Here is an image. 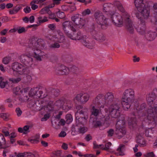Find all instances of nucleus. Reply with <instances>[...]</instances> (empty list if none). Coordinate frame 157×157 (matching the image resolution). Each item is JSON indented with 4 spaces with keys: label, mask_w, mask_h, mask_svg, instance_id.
Masks as SVG:
<instances>
[{
    "label": "nucleus",
    "mask_w": 157,
    "mask_h": 157,
    "mask_svg": "<svg viewBox=\"0 0 157 157\" xmlns=\"http://www.w3.org/2000/svg\"><path fill=\"white\" fill-rule=\"evenodd\" d=\"M55 6L53 3L46 6L44 8H43L41 10H48L50 9H52Z\"/></svg>",
    "instance_id": "603ef678"
},
{
    "label": "nucleus",
    "mask_w": 157,
    "mask_h": 157,
    "mask_svg": "<svg viewBox=\"0 0 157 157\" xmlns=\"http://www.w3.org/2000/svg\"><path fill=\"white\" fill-rule=\"evenodd\" d=\"M145 37L147 40L152 41L154 39V34L152 32H149L145 34Z\"/></svg>",
    "instance_id": "2f4dec72"
},
{
    "label": "nucleus",
    "mask_w": 157,
    "mask_h": 157,
    "mask_svg": "<svg viewBox=\"0 0 157 157\" xmlns=\"http://www.w3.org/2000/svg\"><path fill=\"white\" fill-rule=\"evenodd\" d=\"M24 5H17L14 8V10H31L29 6H26L25 7H24Z\"/></svg>",
    "instance_id": "7c9ffc66"
},
{
    "label": "nucleus",
    "mask_w": 157,
    "mask_h": 157,
    "mask_svg": "<svg viewBox=\"0 0 157 157\" xmlns=\"http://www.w3.org/2000/svg\"><path fill=\"white\" fill-rule=\"evenodd\" d=\"M126 29L127 31L130 33L133 34L134 32V26L132 22L125 24Z\"/></svg>",
    "instance_id": "a878e982"
},
{
    "label": "nucleus",
    "mask_w": 157,
    "mask_h": 157,
    "mask_svg": "<svg viewBox=\"0 0 157 157\" xmlns=\"http://www.w3.org/2000/svg\"><path fill=\"white\" fill-rule=\"evenodd\" d=\"M39 136L37 137L36 139H31L30 140V141L32 143H37L39 142Z\"/></svg>",
    "instance_id": "338daca9"
},
{
    "label": "nucleus",
    "mask_w": 157,
    "mask_h": 157,
    "mask_svg": "<svg viewBox=\"0 0 157 157\" xmlns=\"http://www.w3.org/2000/svg\"><path fill=\"white\" fill-rule=\"evenodd\" d=\"M20 61L26 66L31 65L33 62V58L26 55H21L20 57Z\"/></svg>",
    "instance_id": "2eb2a0df"
},
{
    "label": "nucleus",
    "mask_w": 157,
    "mask_h": 157,
    "mask_svg": "<svg viewBox=\"0 0 157 157\" xmlns=\"http://www.w3.org/2000/svg\"><path fill=\"white\" fill-rule=\"evenodd\" d=\"M0 142L3 144L5 145L6 144V141L4 136L2 134L0 133Z\"/></svg>",
    "instance_id": "3c124183"
},
{
    "label": "nucleus",
    "mask_w": 157,
    "mask_h": 157,
    "mask_svg": "<svg viewBox=\"0 0 157 157\" xmlns=\"http://www.w3.org/2000/svg\"><path fill=\"white\" fill-rule=\"evenodd\" d=\"M63 101L62 100H59L57 101L55 103V105L56 106L58 107H60L63 106Z\"/></svg>",
    "instance_id": "a19ab883"
},
{
    "label": "nucleus",
    "mask_w": 157,
    "mask_h": 157,
    "mask_svg": "<svg viewBox=\"0 0 157 157\" xmlns=\"http://www.w3.org/2000/svg\"><path fill=\"white\" fill-rule=\"evenodd\" d=\"M19 90H20V92L21 93H22L23 92H24L25 93H26V92H28V90H29V89L28 88H24L22 90H20V87H17L16 88V91L17 92V93H15V94H19V93H18V92H19Z\"/></svg>",
    "instance_id": "4c0bfd02"
},
{
    "label": "nucleus",
    "mask_w": 157,
    "mask_h": 157,
    "mask_svg": "<svg viewBox=\"0 0 157 157\" xmlns=\"http://www.w3.org/2000/svg\"><path fill=\"white\" fill-rule=\"evenodd\" d=\"M121 102L118 100L115 101L110 105L109 110L110 116L113 118H117L120 116Z\"/></svg>",
    "instance_id": "f03ea898"
},
{
    "label": "nucleus",
    "mask_w": 157,
    "mask_h": 157,
    "mask_svg": "<svg viewBox=\"0 0 157 157\" xmlns=\"http://www.w3.org/2000/svg\"><path fill=\"white\" fill-rule=\"evenodd\" d=\"M111 145V144L110 142H109L107 143H106L105 145V147H104V146H102L101 147V148L107 151L109 149V147Z\"/></svg>",
    "instance_id": "49530a36"
},
{
    "label": "nucleus",
    "mask_w": 157,
    "mask_h": 157,
    "mask_svg": "<svg viewBox=\"0 0 157 157\" xmlns=\"http://www.w3.org/2000/svg\"><path fill=\"white\" fill-rule=\"evenodd\" d=\"M125 147V146L124 145L121 144L120 145L119 147L117 149V151L119 152V155L122 156L124 155V151Z\"/></svg>",
    "instance_id": "473e14b6"
},
{
    "label": "nucleus",
    "mask_w": 157,
    "mask_h": 157,
    "mask_svg": "<svg viewBox=\"0 0 157 157\" xmlns=\"http://www.w3.org/2000/svg\"><path fill=\"white\" fill-rule=\"evenodd\" d=\"M10 59L11 58L10 57H6L3 59L2 62L4 64H7L9 63Z\"/></svg>",
    "instance_id": "37998d69"
},
{
    "label": "nucleus",
    "mask_w": 157,
    "mask_h": 157,
    "mask_svg": "<svg viewBox=\"0 0 157 157\" xmlns=\"http://www.w3.org/2000/svg\"><path fill=\"white\" fill-rule=\"evenodd\" d=\"M67 36L72 40H80L81 41L82 36H83L82 35L80 32H78L76 34L73 33V35L71 34V33L68 34V35Z\"/></svg>",
    "instance_id": "412c9836"
},
{
    "label": "nucleus",
    "mask_w": 157,
    "mask_h": 157,
    "mask_svg": "<svg viewBox=\"0 0 157 157\" xmlns=\"http://www.w3.org/2000/svg\"><path fill=\"white\" fill-rule=\"evenodd\" d=\"M59 90L58 89H52L51 92L52 96L53 97H56L58 96L59 94Z\"/></svg>",
    "instance_id": "f704fd0d"
},
{
    "label": "nucleus",
    "mask_w": 157,
    "mask_h": 157,
    "mask_svg": "<svg viewBox=\"0 0 157 157\" xmlns=\"http://www.w3.org/2000/svg\"><path fill=\"white\" fill-rule=\"evenodd\" d=\"M43 93V90H40L38 91V88L36 87L31 89L29 94L33 96H36L38 98H43L45 97V95H42Z\"/></svg>",
    "instance_id": "dca6fc26"
},
{
    "label": "nucleus",
    "mask_w": 157,
    "mask_h": 157,
    "mask_svg": "<svg viewBox=\"0 0 157 157\" xmlns=\"http://www.w3.org/2000/svg\"><path fill=\"white\" fill-rule=\"evenodd\" d=\"M147 118L150 121H152V123L155 124V121L154 113H157V107H153L151 106L149 107L147 111Z\"/></svg>",
    "instance_id": "0eeeda50"
},
{
    "label": "nucleus",
    "mask_w": 157,
    "mask_h": 157,
    "mask_svg": "<svg viewBox=\"0 0 157 157\" xmlns=\"http://www.w3.org/2000/svg\"><path fill=\"white\" fill-rule=\"evenodd\" d=\"M81 42L85 46L89 48H92L94 45V42L91 39L86 38V36L83 35Z\"/></svg>",
    "instance_id": "9b49d317"
},
{
    "label": "nucleus",
    "mask_w": 157,
    "mask_h": 157,
    "mask_svg": "<svg viewBox=\"0 0 157 157\" xmlns=\"http://www.w3.org/2000/svg\"><path fill=\"white\" fill-rule=\"evenodd\" d=\"M41 104L40 105V110L44 109L45 111L46 112L50 111L52 110V108L51 107V105H45L43 104L44 101H40Z\"/></svg>",
    "instance_id": "393cba45"
},
{
    "label": "nucleus",
    "mask_w": 157,
    "mask_h": 157,
    "mask_svg": "<svg viewBox=\"0 0 157 157\" xmlns=\"http://www.w3.org/2000/svg\"><path fill=\"white\" fill-rule=\"evenodd\" d=\"M72 105V101L70 100L67 101L65 103V106H67L69 109L71 108Z\"/></svg>",
    "instance_id": "6e6d98bb"
},
{
    "label": "nucleus",
    "mask_w": 157,
    "mask_h": 157,
    "mask_svg": "<svg viewBox=\"0 0 157 157\" xmlns=\"http://www.w3.org/2000/svg\"><path fill=\"white\" fill-rule=\"evenodd\" d=\"M29 125H25L24 126L23 128V129L24 132H26V133L28 132H29Z\"/></svg>",
    "instance_id": "0e129e2a"
},
{
    "label": "nucleus",
    "mask_w": 157,
    "mask_h": 157,
    "mask_svg": "<svg viewBox=\"0 0 157 157\" xmlns=\"http://www.w3.org/2000/svg\"><path fill=\"white\" fill-rule=\"evenodd\" d=\"M12 69L14 71L17 72L20 75H22L26 71L27 68L20 63L15 62L13 64Z\"/></svg>",
    "instance_id": "6e6552de"
},
{
    "label": "nucleus",
    "mask_w": 157,
    "mask_h": 157,
    "mask_svg": "<svg viewBox=\"0 0 157 157\" xmlns=\"http://www.w3.org/2000/svg\"><path fill=\"white\" fill-rule=\"evenodd\" d=\"M87 110V108H84L80 110V109H78L77 111L75 113V118H77V117H79L80 115H84Z\"/></svg>",
    "instance_id": "c756f323"
},
{
    "label": "nucleus",
    "mask_w": 157,
    "mask_h": 157,
    "mask_svg": "<svg viewBox=\"0 0 157 157\" xmlns=\"http://www.w3.org/2000/svg\"><path fill=\"white\" fill-rule=\"evenodd\" d=\"M65 40V37L63 35H60L58 38V42L59 43H63Z\"/></svg>",
    "instance_id": "13d9d810"
},
{
    "label": "nucleus",
    "mask_w": 157,
    "mask_h": 157,
    "mask_svg": "<svg viewBox=\"0 0 157 157\" xmlns=\"http://www.w3.org/2000/svg\"><path fill=\"white\" fill-rule=\"evenodd\" d=\"M71 71L73 73H76L78 71V69L77 67L74 66L71 67Z\"/></svg>",
    "instance_id": "e2e57ef3"
},
{
    "label": "nucleus",
    "mask_w": 157,
    "mask_h": 157,
    "mask_svg": "<svg viewBox=\"0 0 157 157\" xmlns=\"http://www.w3.org/2000/svg\"><path fill=\"white\" fill-rule=\"evenodd\" d=\"M82 157H96V156L92 154H86L81 155Z\"/></svg>",
    "instance_id": "69168bd1"
},
{
    "label": "nucleus",
    "mask_w": 157,
    "mask_h": 157,
    "mask_svg": "<svg viewBox=\"0 0 157 157\" xmlns=\"http://www.w3.org/2000/svg\"><path fill=\"white\" fill-rule=\"evenodd\" d=\"M60 47L59 44L57 43H55L54 44H50L49 47L50 48L55 49L56 48H59Z\"/></svg>",
    "instance_id": "c03bdc74"
},
{
    "label": "nucleus",
    "mask_w": 157,
    "mask_h": 157,
    "mask_svg": "<svg viewBox=\"0 0 157 157\" xmlns=\"http://www.w3.org/2000/svg\"><path fill=\"white\" fill-rule=\"evenodd\" d=\"M136 142L138 144V146L141 147H144L146 146V142L144 138L140 136H138L136 138Z\"/></svg>",
    "instance_id": "b1692460"
},
{
    "label": "nucleus",
    "mask_w": 157,
    "mask_h": 157,
    "mask_svg": "<svg viewBox=\"0 0 157 157\" xmlns=\"http://www.w3.org/2000/svg\"><path fill=\"white\" fill-rule=\"evenodd\" d=\"M16 112L18 117L20 116L22 113V111L19 107L17 108L16 109Z\"/></svg>",
    "instance_id": "4d7b16f0"
},
{
    "label": "nucleus",
    "mask_w": 157,
    "mask_h": 157,
    "mask_svg": "<svg viewBox=\"0 0 157 157\" xmlns=\"http://www.w3.org/2000/svg\"><path fill=\"white\" fill-rule=\"evenodd\" d=\"M156 97L152 93L149 94L147 98V102L149 104H151L153 103V101L154 100Z\"/></svg>",
    "instance_id": "c85d7f7f"
},
{
    "label": "nucleus",
    "mask_w": 157,
    "mask_h": 157,
    "mask_svg": "<svg viewBox=\"0 0 157 157\" xmlns=\"http://www.w3.org/2000/svg\"><path fill=\"white\" fill-rule=\"evenodd\" d=\"M92 103L98 106H104L101 105L106 104L105 96L103 94H99L93 101Z\"/></svg>",
    "instance_id": "ddd939ff"
},
{
    "label": "nucleus",
    "mask_w": 157,
    "mask_h": 157,
    "mask_svg": "<svg viewBox=\"0 0 157 157\" xmlns=\"http://www.w3.org/2000/svg\"><path fill=\"white\" fill-rule=\"evenodd\" d=\"M94 38L97 41L100 42H103L106 40L105 37L100 33H96L94 36Z\"/></svg>",
    "instance_id": "5701e85b"
},
{
    "label": "nucleus",
    "mask_w": 157,
    "mask_h": 157,
    "mask_svg": "<svg viewBox=\"0 0 157 157\" xmlns=\"http://www.w3.org/2000/svg\"><path fill=\"white\" fill-rule=\"evenodd\" d=\"M21 80V78H10L9 79V81L12 82L14 83H17L19 82Z\"/></svg>",
    "instance_id": "09e8293b"
},
{
    "label": "nucleus",
    "mask_w": 157,
    "mask_h": 157,
    "mask_svg": "<svg viewBox=\"0 0 157 157\" xmlns=\"http://www.w3.org/2000/svg\"><path fill=\"white\" fill-rule=\"evenodd\" d=\"M114 131L113 129H110L107 132L108 133V136L109 137L112 136L114 133Z\"/></svg>",
    "instance_id": "864d4df0"
},
{
    "label": "nucleus",
    "mask_w": 157,
    "mask_h": 157,
    "mask_svg": "<svg viewBox=\"0 0 157 157\" xmlns=\"http://www.w3.org/2000/svg\"><path fill=\"white\" fill-rule=\"evenodd\" d=\"M136 123V120L135 117H132L129 120L128 124L130 125H135Z\"/></svg>",
    "instance_id": "e433bc0d"
},
{
    "label": "nucleus",
    "mask_w": 157,
    "mask_h": 157,
    "mask_svg": "<svg viewBox=\"0 0 157 157\" xmlns=\"http://www.w3.org/2000/svg\"><path fill=\"white\" fill-rule=\"evenodd\" d=\"M135 92L133 89H127L123 93L122 100H125V101H134L135 99Z\"/></svg>",
    "instance_id": "423d86ee"
},
{
    "label": "nucleus",
    "mask_w": 157,
    "mask_h": 157,
    "mask_svg": "<svg viewBox=\"0 0 157 157\" xmlns=\"http://www.w3.org/2000/svg\"><path fill=\"white\" fill-rule=\"evenodd\" d=\"M66 122L67 124H69L73 120L72 116L70 114H68L66 115Z\"/></svg>",
    "instance_id": "c9c22d12"
},
{
    "label": "nucleus",
    "mask_w": 157,
    "mask_h": 157,
    "mask_svg": "<svg viewBox=\"0 0 157 157\" xmlns=\"http://www.w3.org/2000/svg\"><path fill=\"white\" fill-rule=\"evenodd\" d=\"M133 101H125V100H122V107L124 109L126 110L129 109L130 108L131 103Z\"/></svg>",
    "instance_id": "cd10ccee"
},
{
    "label": "nucleus",
    "mask_w": 157,
    "mask_h": 157,
    "mask_svg": "<svg viewBox=\"0 0 157 157\" xmlns=\"http://www.w3.org/2000/svg\"><path fill=\"white\" fill-rule=\"evenodd\" d=\"M71 20L78 27L81 28H82L85 24V20L82 19L79 17V15L76 14L71 17Z\"/></svg>",
    "instance_id": "9d476101"
},
{
    "label": "nucleus",
    "mask_w": 157,
    "mask_h": 157,
    "mask_svg": "<svg viewBox=\"0 0 157 157\" xmlns=\"http://www.w3.org/2000/svg\"><path fill=\"white\" fill-rule=\"evenodd\" d=\"M106 104H111L115 101L117 100L114 98L113 94L111 92H108L105 95Z\"/></svg>",
    "instance_id": "a211bd4d"
},
{
    "label": "nucleus",
    "mask_w": 157,
    "mask_h": 157,
    "mask_svg": "<svg viewBox=\"0 0 157 157\" xmlns=\"http://www.w3.org/2000/svg\"><path fill=\"white\" fill-rule=\"evenodd\" d=\"M78 130L79 133L83 134L87 131V128L86 127H81L78 129Z\"/></svg>",
    "instance_id": "58836bf2"
},
{
    "label": "nucleus",
    "mask_w": 157,
    "mask_h": 157,
    "mask_svg": "<svg viewBox=\"0 0 157 157\" xmlns=\"http://www.w3.org/2000/svg\"><path fill=\"white\" fill-rule=\"evenodd\" d=\"M38 50L37 49L35 51L34 50V57L37 60L40 61L41 60V57L37 54V51L38 52Z\"/></svg>",
    "instance_id": "de8ad7c7"
},
{
    "label": "nucleus",
    "mask_w": 157,
    "mask_h": 157,
    "mask_svg": "<svg viewBox=\"0 0 157 157\" xmlns=\"http://www.w3.org/2000/svg\"><path fill=\"white\" fill-rule=\"evenodd\" d=\"M76 127H77V126H75V125H73L72 126L71 134L73 136L75 135L78 133V129H76Z\"/></svg>",
    "instance_id": "79ce46f5"
},
{
    "label": "nucleus",
    "mask_w": 157,
    "mask_h": 157,
    "mask_svg": "<svg viewBox=\"0 0 157 157\" xmlns=\"http://www.w3.org/2000/svg\"><path fill=\"white\" fill-rule=\"evenodd\" d=\"M146 157H154L155 155L153 152L148 153L144 155Z\"/></svg>",
    "instance_id": "bf43d9fd"
},
{
    "label": "nucleus",
    "mask_w": 157,
    "mask_h": 157,
    "mask_svg": "<svg viewBox=\"0 0 157 157\" xmlns=\"http://www.w3.org/2000/svg\"><path fill=\"white\" fill-rule=\"evenodd\" d=\"M105 14L108 16L110 17L112 20L113 22L117 26H121L123 24V21L122 16L115 13L114 10H108L105 11Z\"/></svg>",
    "instance_id": "f257e3e1"
},
{
    "label": "nucleus",
    "mask_w": 157,
    "mask_h": 157,
    "mask_svg": "<svg viewBox=\"0 0 157 157\" xmlns=\"http://www.w3.org/2000/svg\"><path fill=\"white\" fill-rule=\"evenodd\" d=\"M55 71L56 73L58 75H67L69 74L70 70L68 67L63 65H61L57 67Z\"/></svg>",
    "instance_id": "4468645a"
},
{
    "label": "nucleus",
    "mask_w": 157,
    "mask_h": 157,
    "mask_svg": "<svg viewBox=\"0 0 157 157\" xmlns=\"http://www.w3.org/2000/svg\"><path fill=\"white\" fill-rule=\"evenodd\" d=\"M90 122L92 123L93 127L95 128H100L102 126V123L100 121H95V118H90Z\"/></svg>",
    "instance_id": "4be33fe9"
},
{
    "label": "nucleus",
    "mask_w": 157,
    "mask_h": 157,
    "mask_svg": "<svg viewBox=\"0 0 157 157\" xmlns=\"http://www.w3.org/2000/svg\"><path fill=\"white\" fill-rule=\"evenodd\" d=\"M71 22L69 21H65L62 24L63 29L66 35L67 36L68 34L70 33L69 32V27L71 26Z\"/></svg>",
    "instance_id": "6ab92c4d"
},
{
    "label": "nucleus",
    "mask_w": 157,
    "mask_h": 157,
    "mask_svg": "<svg viewBox=\"0 0 157 157\" xmlns=\"http://www.w3.org/2000/svg\"><path fill=\"white\" fill-rule=\"evenodd\" d=\"M90 107L92 109L91 114L93 115L95 117H97L101 112V110L100 109L98 108L101 107H104L103 106H98L92 103L90 106Z\"/></svg>",
    "instance_id": "f3484780"
},
{
    "label": "nucleus",
    "mask_w": 157,
    "mask_h": 157,
    "mask_svg": "<svg viewBox=\"0 0 157 157\" xmlns=\"http://www.w3.org/2000/svg\"><path fill=\"white\" fill-rule=\"evenodd\" d=\"M121 12H122V18L125 24L132 22L129 14L125 10H121Z\"/></svg>",
    "instance_id": "aec40b11"
},
{
    "label": "nucleus",
    "mask_w": 157,
    "mask_h": 157,
    "mask_svg": "<svg viewBox=\"0 0 157 157\" xmlns=\"http://www.w3.org/2000/svg\"><path fill=\"white\" fill-rule=\"evenodd\" d=\"M134 3L136 7L139 10H149L152 4L146 0H135Z\"/></svg>",
    "instance_id": "39448f33"
},
{
    "label": "nucleus",
    "mask_w": 157,
    "mask_h": 157,
    "mask_svg": "<svg viewBox=\"0 0 157 157\" xmlns=\"http://www.w3.org/2000/svg\"><path fill=\"white\" fill-rule=\"evenodd\" d=\"M46 13H47L49 15V18L50 19H53L55 18L54 14L52 13L51 10H47Z\"/></svg>",
    "instance_id": "5fc2aeb1"
},
{
    "label": "nucleus",
    "mask_w": 157,
    "mask_h": 157,
    "mask_svg": "<svg viewBox=\"0 0 157 157\" xmlns=\"http://www.w3.org/2000/svg\"><path fill=\"white\" fill-rule=\"evenodd\" d=\"M94 17L96 21L98 24L101 26L102 29H105V27L109 25L108 19L99 10L95 12Z\"/></svg>",
    "instance_id": "7ed1b4c3"
},
{
    "label": "nucleus",
    "mask_w": 157,
    "mask_h": 157,
    "mask_svg": "<svg viewBox=\"0 0 157 157\" xmlns=\"http://www.w3.org/2000/svg\"><path fill=\"white\" fill-rule=\"evenodd\" d=\"M115 5L119 10L124 9L123 6L122 4L119 2H116L115 3Z\"/></svg>",
    "instance_id": "a18cd8bd"
},
{
    "label": "nucleus",
    "mask_w": 157,
    "mask_h": 157,
    "mask_svg": "<svg viewBox=\"0 0 157 157\" xmlns=\"http://www.w3.org/2000/svg\"><path fill=\"white\" fill-rule=\"evenodd\" d=\"M24 157H35L34 154L30 152H26Z\"/></svg>",
    "instance_id": "774afa93"
},
{
    "label": "nucleus",
    "mask_w": 157,
    "mask_h": 157,
    "mask_svg": "<svg viewBox=\"0 0 157 157\" xmlns=\"http://www.w3.org/2000/svg\"><path fill=\"white\" fill-rule=\"evenodd\" d=\"M125 124V121L123 120L119 121L116 123L115 133L119 139L122 138L126 134Z\"/></svg>",
    "instance_id": "20e7f679"
},
{
    "label": "nucleus",
    "mask_w": 157,
    "mask_h": 157,
    "mask_svg": "<svg viewBox=\"0 0 157 157\" xmlns=\"http://www.w3.org/2000/svg\"><path fill=\"white\" fill-rule=\"evenodd\" d=\"M94 145L93 148H99L100 147H102L103 145L102 144H100L98 145L97 144L96 141H94L93 143Z\"/></svg>",
    "instance_id": "680f3d73"
},
{
    "label": "nucleus",
    "mask_w": 157,
    "mask_h": 157,
    "mask_svg": "<svg viewBox=\"0 0 157 157\" xmlns=\"http://www.w3.org/2000/svg\"><path fill=\"white\" fill-rule=\"evenodd\" d=\"M138 23L139 25L135 27L136 29L139 33L143 34L145 33L146 30L145 21L143 19H140L138 21Z\"/></svg>",
    "instance_id": "f8f14e48"
},
{
    "label": "nucleus",
    "mask_w": 157,
    "mask_h": 157,
    "mask_svg": "<svg viewBox=\"0 0 157 157\" xmlns=\"http://www.w3.org/2000/svg\"><path fill=\"white\" fill-rule=\"evenodd\" d=\"M17 31L19 33H22L25 32L26 30H25V28L19 27L18 28H17Z\"/></svg>",
    "instance_id": "8fccbe9b"
},
{
    "label": "nucleus",
    "mask_w": 157,
    "mask_h": 157,
    "mask_svg": "<svg viewBox=\"0 0 157 157\" xmlns=\"http://www.w3.org/2000/svg\"><path fill=\"white\" fill-rule=\"evenodd\" d=\"M90 97L89 94L87 93H80L78 94L74 98L79 102L85 104L89 100Z\"/></svg>",
    "instance_id": "1a4fd4ad"
},
{
    "label": "nucleus",
    "mask_w": 157,
    "mask_h": 157,
    "mask_svg": "<svg viewBox=\"0 0 157 157\" xmlns=\"http://www.w3.org/2000/svg\"><path fill=\"white\" fill-rule=\"evenodd\" d=\"M0 117L6 120L8 118V116L6 113H1L0 114Z\"/></svg>",
    "instance_id": "052dcab7"
},
{
    "label": "nucleus",
    "mask_w": 157,
    "mask_h": 157,
    "mask_svg": "<svg viewBox=\"0 0 157 157\" xmlns=\"http://www.w3.org/2000/svg\"><path fill=\"white\" fill-rule=\"evenodd\" d=\"M140 13L144 19H147L149 16L150 12V10H141Z\"/></svg>",
    "instance_id": "72a5a7b5"
},
{
    "label": "nucleus",
    "mask_w": 157,
    "mask_h": 157,
    "mask_svg": "<svg viewBox=\"0 0 157 157\" xmlns=\"http://www.w3.org/2000/svg\"><path fill=\"white\" fill-rule=\"evenodd\" d=\"M88 117L87 116H85L84 117L80 116L78 117L77 118H75L76 122H78L79 123L84 125L86 122V120Z\"/></svg>",
    "instance_id": "bb28decb"
},
{
    "label": "nucleus",
    "mask_w": 157,
    "mask_h": 157,
    "mask_svg": "<svg viewBox=\"0 0 157 157\" xmlns=\"http://www.w3.org/2000/svg\"><path fill=\"white\" fill-rule=\"evenodd\" d=\"M56 15L60 19H63L64 18L65 16L64 13L61 11L60 10H59L56 13Z\"/></svg>",
    "instance_id": "ea45409f"
}]
</instances>
